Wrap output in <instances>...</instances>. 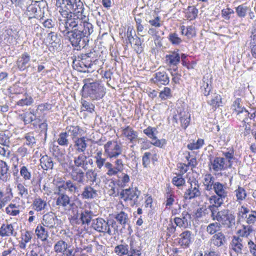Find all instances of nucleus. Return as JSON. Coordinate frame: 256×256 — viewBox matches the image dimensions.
<instances>
[{"label": "nucleus", "mask_w": 256, "mask_h": 256, "mask_svg": "<svg viewBox=\"0 0 256 256\" xmlns=\"http://www.w3.org/2000/svg\"><path fill=\"white\" fill-rule=\"evenodd\" d=\"M56 6L63 17H68L71 14H82L84 6L80 0H56Z\"/></svg>", "instance_id": "f257e3e1"}, {"label": "nucleus", "mask_w": 256, "mask_h": 256, "mask_svg": "<svg viewBox=\"0 0 256 256\" xmlns=\"http://www.w3.org/2000/svg\"><path fill=\"white\" fill-rule=\"evenodd\" d=\"M210 217L212 220L218 221L220 226L222 225L226 228H232L235 224V216L228 209H223L220 211L212 210Z\"/></svg>", "instance_id": "f03ea898"}, {"label": "nucleus", "mask_w": 256, "mask_h": 256, "mask_svg": "<svg viewBox=\"0 0 256 256\" xmlns=\"http://www.w3.org/2000/svg\"><path fill=\"white\" fill-rule=\"evenodd\" d=\"M92 226L97 232L102 233H106L109 235L115 234V232L118 228L115 220H110L106 221L102 218H97L94 220Z\"/></svg>", "instance_id": "7ed1b4c3"}, {"label": "nucleus", "mask_w": 256, "mask_h": 256, "mask_svg": "<svg viewBox=\"0 0 256 256\" xmlns=\"http://www.w3.org/2000/svg\"><path fill=\"white\" fill-rule=\"evenodd\" d=\"M84 93L92 100L102 98L105 94V88L97 82L85 84L82 88Z\"/></svg>", "instance_id": "20e7f679"}, {"label": "nucleus", "mask_w": 256, "mask_h": 256, "mask_svg": "<svg viewBox=\"0 0 256 256\" xmlns=\"http://www.w3.org/2000/svg\"><path fill=\"white\" fill-rule=\"evenodd\" d=\"M67 36L72 46L78 50L84 48L89 41L88 38L79 30H72Z\"/></svg>", "instance_id": "39448f33"}, {"label": "nucleus", "mask_w": 256, "mask_h": 256, "mask_svg": "<svg viewBox=\"0 0 256 256\" xmlns=\"http://www.w3.org/2000/svg\"><path fill=\"white\" fill-rule=\"evenodd\" d=\"M140 192L136 188H128L121 190L120 198L125 202H130L131 206L137 204Z\"/></svg>", "instance_id": "423d86ee"}, {"label": "nucleus", "mask_w": 256, "mask_h": 256, "mask_svg": "<svg viewBox=\"0 0 256 256\" xmlns=\"http://www.w3.org/2000/svg\"><path fill=\"white\" fill-rule=\"evenodd\" d=\"M104 153L110 158H116L122 154V148L121 143L116 141H108L104 145Z\"/></svg>", "instance_id": "0eeeda50"}, {"label": "nucleus", "mask_w": 256, "mask_h": 256, "mask_svg": "<svg viewBox=\"0 0 256 256\" xmlns=\"http://www.w3.org/2000/svg\"><path fill=\"white\" fill-rule=\"evenodd\" d=\"M190 114L182 107H178L172 117V120L178 123V120H180L182 126L186 128L190 122Z\"/></svg>", "instance_id": "6e6552de"}, {"label": "nucleus", "mask_w": 256, "mask_h": 256, "mask_svg": "<svg viewBox=\"0 0 256 256\" xmlns=\"http://www.w3.org/2000/svg\"><path fill=\"white\" fill-rule=\"evenodd\" d=\"M80 184L74 182L71 180H68L62 182L58 186L57 189L61 190L64 192L68 191L73 194H76L80 196Z\"/></svg>", "instance_id": "1a4fd4ad"}, {"label": "nucleus", "mask_w": 256, "mask_h": 256, "mask_svg": "<svg viewBox=\"0 0 256 256\" xmlns=\"http://www.w3.org/2000/svg\"><path fill=\"white\" fill-rule=\"evenodd\" d=\"M56 194L58 196L56 200V204L59 207L61 206L65 210H70L74 205V203L70 200V196L61 190L57 189Z\"/></svg>", "instance_id": "9d476101"}, {"label": "nucleus", "mask_w": 256, "mask_h": 256, "mask_svg": "<svg viewBox=\"0 0 256 256\" xmlns=\"http://www.w3.org/2000/svg\"><path fill=\"white\" fill-rule=\"evenodd\" d=\"M150 81L160 87L162 86H166L170 82V78L166 71L158 70L153 75Z\"/></svg>", "instance_id": "9b49d317"}, {"label": "nucleus", "mask_w": 256, "mask_h": 256, "mask_svg": "<svg viewBox=\"0 0 256 256\" xmlns=\"http://www.w3.org/2000/svg\"><path fill=\"white\" fill-rule=\"evenodd\" d=\"M190 186L185 192L184 198L186 200H192L200 196L199 190L200 186L197 180H194L190 182Z\"/></svg>", "instance_id": "f8f14e48"}, {"label": "nucleus", "mask_w": 256, "mask_h": 256, "mask_svg": "<svg viewBox=\"0 0 256 256\" xmlns=\"http://www.w3.org/2000/svg\"><path fill=\"white\" fill-rule=\"evenodd\" d=\"M206 196L209 202L211 204L208 206V208L210 211L211 214L212 213V210L216 211L218 210V207L224 204V200L226 199V198L217 194H214L210 196L206 195Z\"/></svg>", "instance_id": "ddd939ff"}, {"label": "nucleus", "mask_w": 256, "mask_h": 256, "mask_svg": "<svg viewBox=\"0 0 256 256\" xmlns=\"http://www.w3.org/2000/svg\"><path fill=\"white\" fill-rule=\"evenodd\" d=\"M191 215L186 211H184L180 217H176L174 222L177 226L186 228L190 226Z\"/></svg>", "instance_id": "4468645a"}, {"label": "nucleus", "mask_w": 256, "mask_h": 256, "mask_svg": "<svg viewBox=\"0 0 256 256\" xmlns=\"http://www.w3.org/2000/svg\"><path fill=\"white\" fill-rule=\"evenodd\" d=\"M155 131H156V128H155L148 126L144 130V133L149 138L152 140L153 142H152V144L154 146L162 148L163 146L166 144V141L164 139H158L154 134Z\"/></svg>", "instance_id": "2eb2a0df"}, {"label": "nucleus", "mask_w": 256, "mask_h": 256, "mask_svg": "<svg viewBox=\"0 0 256 256\" xmlns=\"http://www.w3.org/2000/svg\"><path fill=\"white\" fill-rule=\"evenodd\" d=\"M83 16H84V12L82 14H71V15L68 16V17L64 18H68L69 21L68 26H70L72 29V30H78L80 24L82 22Z\"/></svg>", "instance_id": "dca6fc26"}, {"label": "nucleus", "mask_w": 256, "mask_h": 256, "mask_svg": "<svg viewBox=\"0 0 256 256\" xmlns=\"http://www.w3.org/2000/svg\"><path fill=\"white\" fill-rule=\"evenodd\" d=\"M57 220L54 213L48 212L43 216L42 224L49 229L54 228L56 226Z\"/></svg>", "instance_id": "f3484780"}, {"label": "nucleus", "mask_w": 256, "mask_h": 256, "mask_svg": "<svg viewBox=\"0 0 256 256\" xmlns=\"http://www.w3.org/2000/svg\"><path fill=\"white\" fill-rule=\"evenodd\" d=\"M84 200H92L98 196V191L90 185L86 186L80 194Z\"/></svg>", "instance_id": "a211bd4d"}, {"label": "nucleus", "mask_w": 256, "mask_h": 256, "mask_svg": "<svg viewBox=\"0 0 256 256\" xmlns=\"http://www.w3.org/2000/svg\"><path fill=\"white\" fill-rule=\"evenodd\" d=\"M88 18L84 15L82 22L80 24L79 28V32H82L88 38V36L92 33L94 32L92 24L88 22Z\"/></svg>", "instance_id": "6ab92c4d"}, {"label": "nucleus", "mask_w": 256, "mask_h": 256, "mask_svg": "<svg viewBox=\"0 0 256 256\" xmlns=\"http://www.w3.org/2000/svg\"><path fill=\"white\" fill-rule=\"evenodd\" d=\"M74 157V167L80 168H81L83 170H87V156L84 153L78 154Z\"/></svg>", "instance_id": "aec40b11"}, {"label": "nucleus", "mask_w": 256, "mask_h": 256, "mask_svg": "<svg viewBox=\"0 0 256 256\" xmlns=\"http://www.w3.org/2000/svg\"><path fill=\"white\" fill-rule=\"evenodd\" d=\"M16 232L12 224H2L0 228V236L2 237L16 236Z\"/></svg>", "instance_id": "412c9836"}, {"label": "nucleus", "mask_w": 256, "mask_h": 256, "mask_svg": "<svg viewBox=\"0 0 256 256\" xmlns=\"http://www.w3.org/2000/svg\"><path fill=\"white\" fill-rule=\"evenodd\" d=\"M244 244L242 238L234 236L230 244V248L232 250L238 254H242Z\"/></svg>", "instance_id": "4be33fe9"}, {"label": "nucleus", "mask_w": 256, "mask_h": 256, "mask_svg": "<svg viewBox=\"0 0 256 256\" xmlns=\"http://www.w3.org/2000/svg\"><path fill=\"white\" fill-rule=\"evenodd\" d=\"M30 56L27 52H24L18 57L16 61V66L20 71L25 70L29 66Z\"/></svg>", "instance_id": "5701e85b"}, {"label": "nucleus", "mask_w": 256, "mask_h": 256, "mask_svg": "<svg viewBox=\"0 0 256 256\" xmlns=\"http://www.w3.org/2000/svg\"><path fill=\"white\" fill-rule=\"evenodd\" d=\"M70 174L72 180L74 181H76L78 184L84 182V172L82 169L72 166V171Z\"/></svg>", "instance_id": "b1692460"}, {"label": "nucleus", "mask_w": 256, "mask_h": 256, "mask_svg": "<svg viewBox=\"0 0 256 256\" xmlns=\"http://www.w3.org/2000/svg\"><path fill=\"white\" fill-rule=\"evenodd\" d=\"M193 242V237L192 232L186 230L180 234L178 243L182 246L188 247Z\"/></svg>", "instance_id": "393cba45"}, {"label": "nucleus", "mask_w": 256, "mask_h": 256, "mask_svg": "<svg viewBox=\"0 0 256 256\" xmlns=\"http://www.w3.org/2000/svg\"><path fill=\"white\" fill-rule=\"evenodd\" d=\"M36 6L37 8L36 14V18H39L40 20H44V18H46L48 14L46 2L36 3Z\"/></svg>", "instance_id": "a878e982"}, {"label": "nucleus", "mask_w": 256, "mask_h": 256, "mask_svg": "<svg viewBox=\"0 0 256 256\" xmlns=\"http://www.w3.org/2000/svg\"><path fill=\"white\" fill-rule=\"evenodd\" d=\"M74 147L76 148V154L84 153L88 146L86 138L84 136L80 138L74 140Z\"/></svg>", "instance_id": "bb28decb"}, {"label": "nucleus", "mask_w": 256, "mask_h": 256, "mask_svg": "<svg viewBox=\"0 0 256 256\" xmlns=\"http://www.w3.org/2000/svg\"><path fill=\"white\" fill-rule=\"evenodd\" d=\"M54 164L52 158L48 155L43 156L40 158V164L44 170H52Z\"/></svg>", "instance_id": "cd10ccee"}, {"label": "nucleus", "mask_w": 256, "mask_h": 256, "mask_svg": "<svg viewBox=\"0 0 256 256\" xmlns=\"http://www.w3.org/2000/svg\"><path fill=\"white\" fill-rule=\"evenodd\" d=\"M210 162L212 168L215 172L221 171L226 167L224 158L216 157Z\"/></svg>", "instance_id": "c85d7f7f"}, {"label": "nucleus", "mask_w": 256, "mask_h": 256, "mask_svg": "<svg viewBox=\"0 0 256 256\" xmlns=\"http://www.w3.org/2000/svg\"><path fill=\"white\" fill-rule=\"evenodd\" d=\"M82 129L78 126H70L66 128V133L71 136L73 140L79 138L78 136L81 135Z\"/></svg>", "instance_id": "c756f323"}, {"label": "nucleus", "mask_w": 256, "mask_h": 256, "mask_svg": "<svg viewBox=\"0 0 256 256\" xmlns=\"http://www.w3.org/2000/svg\"><path fill=\"white\" fill-rule=\"evenodd\" d=\"M201 92L204 96H208L212 89L211 80L208 76H204L200 86Z\"/></svg>", "instance_id": "7c9ffc66"}, {"label": "nucleus", "mask_w": 256, "mask_h": 256, "mask_svg": "<svg viewBox=\"0 0 256 256\" xmlns=\"http://www.w3.org/2000/svg\"><path fill=\"white\" fill-rule=\"evenodd\" d=\"M9 167L6 162L0 160V179L4 182H6L10 178V173L8 172Z\"/></svg>", "instance_id": "2f4dec72"}, {"label": "nucleus", "mask_w": 256, "mask_h": 256, "mask_svg": "<svg viewBox=\"0 0 256 256\" xmlns=\"http://www.w3.org/2000/svg\"><path fill=\"white\" fill-rule=\"evenodd\" d=\"M122 134L131 142L135 141L138 136V132L134 130L130 126H127L122 130Z\"/></svg>", "instance_id": "473e14b6"}, {"label": "nucleus", "mask_w": 256, "mask_h": 256, "mask_svg": "<svg viewBox=\"0 0 256 256\" xmlns=\"http://www.w3.org/2000/svg\"><path fill=\"white\" fill-rule=\"evenodd\" d=\"M68 23L69 21L68 18H66L63 20H59V30L63 34L64 36H67L68 35V34H70L72 30V28L70 27V26H68Z\"/></svg>", "instance_id": "72a5a7b5"}, {"label": "nucleus", "mask_w": 256, "mask_h": 256, "mask_svg": "<svg viewBox=\"0 0 256 256\" xmlns=\"http://www.w3.org/2000/svg\"><path fill=\"white\" fill-rule=\"evenodd\" d=\"M210 240L214 246L219 247L226 243V238L222 232H218L212 236Z\"/></svg>", "instance_id": "f704fd0d"}, {"label": "nucleus", "mask_w": 256, "mask_h": 256, "mask_svg": "<svg viewBox=\"0 0 256 256\" xmlns=\"http://www.w3.org/2000/svg\"><path fill=\"white\" fill-rule=\"evenodd\" d=\"M94 216V213L92 210L84 209L82 210L80 212V220L82 224H88Z\"/></svg>", "instance_id": "c9c22d12"}, {"label": "nucleus", "mask_w": 256, "mask_h": 256, "mask_svg": "<svg viewBox=\"0 0 256 256\" xmlns=\"http://www.w3.org/2000/svg\"><path fill=\"white\" fill-rule=\"evenodd\" d=\"M214 190L216 194L227 198L228 192L227 191L226 186L224 184L220 182H216L214 185Z\"/></svg>", "instance_id": "e433bc0d"}, {"label": "nucleus", "mask_w": 256, "mask_h": 256, "mask_svg": "<svg viewBox=\"0 0 256 256\" xmlns=\"http://www.w3.org/2000/svg\"><path fill=\"white\" fill-rule=\"evenodd\" d=\"M34 209L36 212H40L43 210L48 209V204L46 202L38 197L34 199L32 202Z\"/></svg>", "instance_id": "4c0bfd02"}, {"label": "nucleus", "mask_w": 256, "mask_h": 256, "mask_svg": "<svg viewBox=\"0 0 256 256\" xmlns=\"http://www.w3.org/2000/svg\"><path fill=\"white\" fill-rule=\"evenodd\" d=\"M166 60L170 66H176L180 62V56L177 52H172L166 56Z\"/></svg>", "instance_id": "58836bf2"}, {"label": "nucleus", "mask_w": 256, "mask_h": 256, "mask_svg": "<svg viewBox=\"0 0 256 256\" xmlns=\"http://www.w3.org/2000/svg\"><path fill=\"white\" fill-rule=\"evenodd\" d=\"M35 232L38 238L42 241L47 240L48 236V232L46 230L44 226L38 224L35 230Z\"/></svg>", "instance_id": "ea45409f"}, {"label": "nucleus", "mask_w": 256, "mask_h": 256, "mask_svg": "<svg viewBox=\"0 0 256 256\" xmlns=\"http://www.w3.org/2000/svg\"><path fill=\"white\" fill-rule=\"evenodd\" d=\"M12 198L13 194L10 188V194L7 195H4L2 190H0V210Z\"/></svg>", "instance_id": "a19ab883"}, {"label": "nucleus", "mask_w": 256, "mask_h": 256, "mask_svg": "<svg viewBox=\"0 0 256 256\" xmlns=\"http://www.w3.org/2000/svg\"><path fill=\"white\" fill-rule=\"evenodd\" d=\"M21 119L24 121L25 124H27L36 120V116L32 111L26 112L20 115Z\"/></svg>", "instance_id": "79ce46f5"}, {"label": "nucleus", "mask_w": 256, "mask_h": 256, "mask_svg": "<svg viewBox=\"0 0 256 256\" xmlns=\"http://www.w3.org/2000/svg\"><path fill=\"white\" fill-rule=\"evenodd\" d=\"M114 218L120 224L122 225L124 227L129 222L128 214L123 211H121L116 214Z\"/></svg>", "instance_id": "37998d69"}, {"label": "nucleus", "mask_w": 256, "mask_h": 256, "mask_svg": "<svg viewBox=\"0 0 256 256\" xmlns=\"http://www.w3.org/2000/svg\"><path fill=\"white\" fill-rule=\"evenodd\" d=\"M234 192L236 198V201L240 204L246 199L247 196L245 189L240 186H238Z\"/></svg>", "instance_id": "c03bdc74"}, {"label": "nucleus", "mask_w": 256, "mask_h": 256, "mask_svg": "<svg viewBox=\"0 0 256 256\" xmlns=\"http://www.w3.org/2000/svg\"><path fill=\"white\" fill-rule=\"evenodd\" d=\"M212 96L211 99L208 100V103L215 108L219 107L222 104L221 96L216 93H214Z\"/></svg>", "instance_id": "a18cd8bd"}, {"label": "nucleus", "mask_w": 256, "mask_h": 256, "mask_svg": "<svg viewBox=\"0 0 256 256\" xmlns=\"http://www.w3.org/2000/svg\"><path fill=\"white\" fill-rule=\"evenodd\" d=\"M19 207V205H16V204L10 203L6 208V212L10 216H16L18 215L20 212V210L18 209Z\"/></svg>", "instance_id": "49530a36"}, {"label": "nucleus", "mask_w": 256, "mask_h": 256, "mask_svg": "<svg viewBox=\"0 0 256 256\" xmlns=\"http://www.w3.org/2000/svg\"><path fill=\"white\" fill-rule=\"evenodd\" d=\"M102 152L100 150L96 152L94 156L96 164L98 169H101L106 162V158H102Z\"/></svg>", "instance_id": "de8ad7c7"}, {"label": "nucleus", "mask_w": 256, "mask_h": 256, "mask_svg": "<svg viewBox=\"0 0 256 256\" xmlns=\"http://www.w3.org/2000/svg\"><path fill=\"white\" fill-rule=\"evenodd\" d=\"M68 248V244L62 240L57 242L54 246V250L57 254L62 253Z\"/></svg>", "instance_id": "09e8293b"}, {"label": "nucleus", "mask_w": 256, "mask_h": 256, "mask_svg": "<svg viewBox=\"0 0 256 256\" xmlns=\"http://www.w3.org/2000/svg\"><path fill=\"white\" fill-rule=\"evenodd\" d=\"M228 140L226 132H223L214 138V144L217 146L221 147L224 146Z\"/></svg>", "instance_id": "8fccbe9b"}, {"label": "nucleus", "mask_w": 256, "mask_h": 256, "mask_svg": "<svg viewBox=\"0 0 256 256\" xmlns=\"http://www.w3.org/2000/svg\"><path fill=\"white\" fill-rule=\"evenodd\" d=\"M36 3H31L26 8V14L28 16V19L36 18Z\"/></svg>", "instance_id": "3c124183"}, {"label": "nucleus", "mask_w": 256, "mask_h": 256, "mask_svg": "<svg viewBox=\"0 0 256 256\" xmlns=\"http://www.w3.org/2000/svg\"><path fill=\"white\" fill-rule=\"evenodd\" d=\"M47 38L50 40V43L53 46H56L58 44H60V39L58 34L53 32H51L48 34Z\"/></svg>", "instance_id": "603ef678"}, {"label": "nucleus", "mask_w": 256, "mask_h": 256, "mask_svg": "<svg viewBox=\"0 0 256 256\" xmlns=\"http://www.w3.org/2000/svg\"><path fill=\"white\" fill-rule=\"evenodd\" d=\"M221 227V226L220 225V224L218 222H214L210 224L207 226H206V232L212 235L214 234H216V232H218L220 228Z\"/></svg>", "instance_id": "864d4df0"}, {"label": "nucleus", "mask_w": 256, "mask_h": 256, "mask_svg": "<svg viewBox=\"0 0 256 256\" xmlns=\"http://www.w3.org/2000/svg\"><path fill=\"white\" fill-rule=\"evenodd\" d=\"M58 144L61 146H67L69 144L68 135L66 132H61L57 139Z\"/></svg>", "instance_id": "5fc2aeb1"}, {"label": "nucleus", "mask_w": 256, "mask_h": 256, "mask_svg": "<svg viewBox=\"0 0 256 256\" xmlns=\"http://www.w3.org/2000/svg\"><path fill=\"white\" fill-rule=\"evenodd\" d=\"M12 3L16 6L20 7L24 10L32 2V0H11Z\"/></svg>", "instance_id": "6e6d98bb"}, {"label": "nucleus", "mask_w": 256, "mask_h": 256, "mask_svg": "<svg viewBox=\"0 0 256 256\" xmlns=\"http://www.w3.org/2000/svg\"><path fill=\"white\" fill-rule=\"evenodd\" d=\"M128 246L127 244H120L116 246L114 248V252L120 256L128 254Z\"/></svg>", "instance_id": "4d7b16f0"}, {"label": "nucleus", "mask_w": 256, "mask_h": 256, "mask_svg": "<svg viewBox=\"0 0 256 256\" xmlns=\"http://www.w3.org/2000/svg\"><path fill=\"white\" fill-rule=\"evenodd\" d=\"M135 242L130 240V250L128 251L127 256H140L141 253L140 250H137L134 246Z\"/></svg>", "instance_id": "13d9d810"}, {"label": "nucleus", "mask_w": 256, "mask_h": 256, "mask_svg": "<svg viewBox=\"0 0 256 256\" xmlns=\"http://www.w3.org/2000/svg\"><path fill=\"white\" fill-rule=\"evenodd\" d=\"M33 102V98L30 96L27 95L24 98L18 101L16 104L20 106H28L31 105Z\"/></svg>", "instance_id": "bf43d9fd"}, {"label": "nucleus", "mask_w": 256, "mask_h": 256, "mask_svg": "<svg viewBox=\"0 0 256 256\" xmlns=\"http://www.w3.org/2000/svg\"><path fill=\"white\" fill-rule=\"evenodd\" d=\"M198 10L194 6H189L186 10V18L190 20L196 18L197 16Z\"/></svg>", "instance_id": "052dcab7"}, {"label": "nucleus", "mask_w": 256, "mask_h": 256, "mask_svg": "<svg viewBox=\"0 0 256 256\" xmlns=\"http://www.w3.org/2000/svg\"><path fill=\"white\" fill-rule=\"evenodd\" d=\"M18 194L21 198H27L28 196V190L22 184L18 183L17 184Z\"/></svg>", "instance_id": "680f3d73"}, {"label": "nucleus", "mask_w": 256, "mask_h": 256, "mask_svg": "<svg viewBox=\"0 0 256 256\" xmlns=\"http://www.w3.org/2000/svg\"><path fill=\"white\" fill-rule=\"evenodd\" d=\"M20 174L24 180H30L32 178L31 172L26 166L20 168Z\"/></svg>", "instance_id": "e2e57ef3"}, {"label": "nucleus", "mask_w": 256, "mask_h": 256, "mask_svg": "<svg viewBox=\"0 0 256 256\" xmlns=\"http://www.w3.org/2000/svg\"><path fill=\"white\" fill-rule=\"evenodd\" d=\"M222 155L224 156L226 166L230 168L232 165V160L234 159V152H222Z\"/></svg>", "instance_id": "0e129e2a"}, {"label": "nucleus", "mask_w": 256, "mask_h": 256, "mask_svg": "<svg viewBox=\"0 0 256 256\" xmlns=\"http://www.w3.org/2000/svg\"><path fill=\"white\" fill-rule=\"evenodd\" d=\"M204 144V141L202 139H198L196 142L193 141L188 144L187 147L190 150H198Z\"/></svg>", "instance_id": "69168bd1"}, {"label": "nucleus", "mask_w": 256, "mask_h": 256, "mask_svg": "<svg viewBox=\"0 0 256 256\" xmlns=\"http://www.w3.org/2000/svg\"><path fill=\"white\" fill-rule=\"evenodd\" d=\"M172 182L176 186L180 187L185 184L186 181L184 178H182V174H178L173 178Z\"/></svg>", "instance_id": "338daca9"}, {"label": "nucleus", "mask_w": 256, "mask_h": 256, "mask_svg": "<svg viewBox=\"0 0 256 256\" xmlns=\"http://www.w3.org/2000/svg\"><path fill=\"white\" fill-rule=\"evenodd\" d=\"M130 43L134 44V46H137L136 49L137 53H141L142 52V48L141 46L142 44V40L137 36H136L132 40V41H130Z\"/></svg>", "instance_id": "774afa93"}]
</instances>
